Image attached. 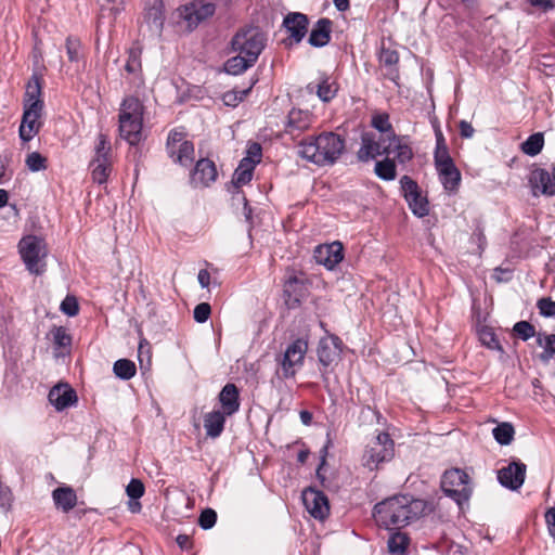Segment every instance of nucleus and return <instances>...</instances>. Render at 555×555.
<instances>
[{
	"instance_id": "5",
	"label": "nucleus",
	"mask_w": 555,
	"mask_h": 555,
	"mask_svg": "<svg viewBox=\"0 0 555 555\" xmlns=\"http://www.w3.org/2000/svg\"><path fill=\"white\" fill-rule=\"evenodd\" d=\"M266 34L256 26L241 28L232 38V50L256 62L266 47Z\"/></svg>"
},
{
	"instance_id": "19",
	"label": "nucleus",
	"mask_w": 555,
	"mask_h": 555,
	"mask_svg": "<svg viewBox=\"0 0 555 555\" xmlns=\"http://www.w3.org/2000/svg\"><path fill=\"white\" fill-rule=\"evenodd\" d=\"M41 113L42 109L24 107L22 122L20 126V138L23 141L28 142L38 133L40 128L38 119L41 116Z\"/></svg>"
},
{
	"instance_id": "18",
	"label": "nucleus",
	"mask_w": 555,
	"mask_h": 555,
	"mask_svg": "<svg viewBox=\"0 0 555 555\" xmlns=\"http://www.w3.org/2000/svg\"><path fill=\"white\" fill-rule=\"evenodd\" d=\"M218 176L216 165L209 158H201L196 162L191 175V180L195 184L209 186L216 181Z\"/></svg>"
},
{
	"instance_id": "38",
	"label": "nucleus",
	"mask_w": 555,
	"mask_h": 555,
	"mask_svg": "<svg viewBox=\"0 0 555 555\" xmlns=\"http://www.w3.org/2000/svg\"><path fill=\"white\" fill-rule=\"evenodd\" d=\"M492 434L498 443L508 446L514 439L515 429L511 423L504 422L494 427Z\"/></svg>"
},
{
	"instance_id": "53",
	"label": "nucleus",
	"mask_w": 555,
	"mask_h": 555,
	"mask_svg": "<svg viewBox=\"0 0 555 555\" xmlns=\"http://www.w3.org/2000/svg\"><path fill=\"white\" fill-rule=\"evenodd\" d=\"M145 491L144 485L140 479H131L126 488V493L130 500H139Z\"/></svg>"
},
{
	"instance_id": "59",
	"label": "nucleus",
	"mask_w": 555,
	"mask_h": 555,
	"mask_svg": "<svg viewBox=\"0 0 555 555\" xmlns=\"http://www.w3.org/2000/svg\"><path fill=\"white\" fill-rule=\"evenodd\" d=\"M261 156H262L261 145L259 143L254 142V143L249 144L248 150H247V156L244 157L243 159H248V160L253 162V167H255L258 163H260Z\"/></svg>"
},
{
	"instance_id": "44",
	"label": "nucleus",
	"mask_w": 555,
	"mask_h": 555,
	"mask_svg": "<svg viewBox=\"0 0 555 555\" xmlns=\"http://www.w3.org/2000/svg\"><path fill=\"white\" fill-rule=\"evenodd\" d=\"M405 199L414 215L418 217L428 215V202L421 195V193H416Z\"/></svg>"
},
{
	"instance_id": "29",
	"label": "nucleus",
	"mask_w": 555,
	"mask_h": 555,
	"mask_svg": "<svg viewBox=\"0 0 555 555\" xmlns=\"http://www.w3.org/2000/svg\"><path fill=\"white\" fill-rule=\"evenodd\" d=\"M225 417L224 413L220 411H212L205 415L204 427L207 436L217 438L221 435L224 428Z\"/></svg>"
},
{
	"instance_id": "45",
	"label": "nucleus",
	"mask_w": 555,
	"mask_h": 555,
	"mask_svg": "<svg viewBox=\"0 0 555 555\" xmlns=\"http://www.w3.org/2000/svg\"><path fill=\"white\" fill-rule=\"evenodd\" d=\"M434 160L437 171L454 165L452 157L450 156L448 146H436L434 152Z\"/></svg>"
},
{
	"instance_id": "11",
	"label": "nucleus",
	"mask_w": 555,
	"mask_h": 555,
	"mask_svg": "<svg viewBox=\"0 0 555 555\" xmlns=\"http://www.w3.org/2000/svg\"><path fill=\"white\" fill-rule=\"evenodd\" d=\"M526 473V464L519 460H514L507 466L498 470V481L502 487L516 491L524 485Z\"/></svg>"
},
{
	"instance_id": "63",
	"label": "nucleus",
	"mask_w": 555,
	"mask_h": 555,
	"mask_svg": "<svg viewBox=\"0 0 555 555\" xmlns=\"http://www.w3.org/2000/svg\"><path fill=\"white\" fill-rule=\"evenodd\" d=\"M528 2L534 8L542 9L544 12L555 8V2L553 0H528Z\"/></svg>"
},
{
	"instance_id": "55",
	"label": "nucleus",
	"mask_w": 555,
	"mask_h": 555,
	"mask_svg": "<svg viewBox=\"0 0 555 555\" xmlns=\"http://www.w3.org/2000/svg\"><path fill=\"white\" fill-rule=\"evenodd\" d=\"M217 521V513L211 508L204 509L198 518L201 528L208 530L211 529Z\"/></svg>"
},
{
	"instance_id": "57",
	"label": "nucleus",
	"mask_w": 555,
	"mask_h": 555,
	"mask_svg": "<svg viewBox=\"0 0 555 555\" xmlns=\"http://www.w3.org/2000/svg\"><path fill=\"white\" fill-rule=\"evenodd\" d=\"M60 309L68 317L77 315L79 312L77 299L74 296H66V298L62 301Z\"/></svg>"
},
{
	"instance_id": "43",
	"label": "nucleus",
	"mask_w": 555,
	"mask_h": 555,
	"mask_svg": "<svg viewBox=\"0 0 555 555\" xmlns=\"http://www.w3.org/2000/svg\"><path fill=\"white\" fill-rule=\"evenodd\" d=\"M410 539L403 532H395L389 537L388 550L392 554H402L409 545Z\"/></svg>"
},
{
	"instance_id": "9",
	"label": "nucleus",
	"mask_w": 555,
	"mask_h": 555,
	"mask_svg": "<svg viewBox=\"0 0 555 555\" xmlns=\"http://www.w3.org/2000/svg\"><path fill=\"white\" fill-rule=\"evenodd\" d=\"M441 489L446 495L459 504L468 501L470 496L468 475L460 468L446 470L441 478Z\"/></svg>"
},
{
	"instance_id": "14",
	"label": "nucleus",
	"mask_w": 555,
	"mask_h": 555,
	"mask_svg": "<svg viewBox=\"0 0 555 555\" xmlns=\"http://www.w3.org/2000/svg\"><path fill=\"white\" fill-rule=\"evenodd\" d=\"M282 27L288 33L291 43H300L309 29V18L300 12L287 13L282 23Z\"/></svg>"
},
{
	"instance_id": "1",
	"label": "nucleus",
	"mask_w": 555,
	"mask_h": 555,
	"mask_svg": "<svg viewBox=\"0 0 555 555\" xmlns=\"http://www.w3.org/2000/svg\"><path fill=\"white\" fill-rule=\"evenodd\" d=\"M345 139L335 132L324 131L310 135L298 144V155L318 166L334 165L345 152Z\"/></svg>"
},
{
	"instance_id": "25",
	"label": "nucleus",
	"mask_w": 555,
	"mask_h": 555,
	"mask_svg": "<svg viewBox=\"0 0 555 555\" xmlns=\"http://www.w3.org/2000/svg\"><path fill=\"white\" fill-rule=\"evenodd\" d=\"M340 339L333 336L332 340L321 339L318 346V359L323 366L331 365L339 356Z\"/></svg>"
},
{
	"instance_id": "60",
	"label": "nucleus",
	"mask_w": 555,
	"mask_h": 555,
	"mask_svg": "<svg viewBox=\"0 0 555 555\" xmlns=\"http://www.w3.org/2000/svg\"><path fill=\"white\" fill-rule=\"evenodd\" d=\"M229 191L232 192V206L238 208L240 206H246V203L248 202L244 192L237 188V189H229Z\"/></svg>"
},
{
	"instance_id": "46",
	"label": "nucleus",
	"mask_w": 555,
	"mask_h": 555,
	"mask_svg": "<svg viewBox=\"0 0 555 555\" xmlns=\"http://www.w3.org/2000/svg\"><path fill=\"white\" fill-rule=\"evenodd\" d=\"M478 335L481 344L489 349L502 350L499 339L492 328L485 326L479 330Z\"/></svg>"
},
{
	"instance_id": "12",
	"label": "nucleus",
	"mask_w": 555,
	"mask_h": 555,
	"mask_svg": "<svg viewBox=\"0 0 555 555\" xmlns=\"http://www.w3.org/2000/svg\"><path fill=\"white\" fill-rule=\"evenodd\" d=\"M529 184L533 196L555 195V165L552 167L551 172L543 168L533 169L529 177Z\"/></svg>"
},
{
	"instance_id": "21",
	"label": "nucleus",
	"mask_w": 555,
	"mask_h": 555,
	"mask_svg": "<svg viewBox=\"0 0 555 555\" xmlns=\"http://www.w3.org/2000/svg\"><path fill=\"white\" fill-rule=\"evenodd\" d=\"M333 22L327 17H322L313 25L308 42L314 48H322L328 44L332 37Z\"/></svg>"
},
{
	"instance_id": "24",
	"label": "nucleus",
	"mask_w": 555,
	"mask_h": 555,
	"mask_svg": "<svg viewBox=\"0 0 555 555\" xmlns=\"http://www.w3.org/2000/svg\"><path fill=\"white\" fill-rule=\"evenodd\" d=\"M41 78L34 74L26 85L24 95V107L43 109V101L41 100Z\"/></svg>"
},
{
	"instance_id": "6",
	"label": "nucleus",
	"mask_w": 555,
	"mask_h": 555,
	"mask_svg": "<svg viewBox=\"0 0 555 555\" xmlns=\"http://www.w3.org/2000/svg\"><path fill=\"white\" fill-rule=\"evenodd\" d=\"M307 350L308 343L304 338H298L289 344L284 353L276 359V376L280 379H288L295 377L298 370L304 365Z\"/></svg>"
},
{
	"instance_id": "32",
	"label": "nucleus",
	"mask_w": 555,
	"mask_h": 555,
	"mask_svg": "<svg viewBox=\"0 0 555 555\" xmlns=\"http://www.w3.org/2000/svg\"><path fill=\"white\" fill-rule=\"evenodd\" d=\"M314 88L317 89L318 96L323 102H330L332 99L335 98L338 91L336 82L331 81L328 77H323L321 81L315 86H312V83L308 85L309 90L312 91Z\"/></svg>"
},
{
	"instance_id": "10",
	"label": "nucleus",
	"mask_w": 555,
	"mask_h": 555,
	"mask_svg": "<svg viewBox=\"0 0 555 555\" xmlns=\"http://www.w3.org/2000/svg\"><path fill=\"white\" fill-rule=\"evenodd\" d=\"M386 139H375L374 133L364 132L361 135V146L357 152V157L360 162L366 163L380 155L388 156L391 153V143Z\"/></svg>"
},
{
	"instance_id": "49",
	"label": "nucleus",
	"mask_w": 555,
	"mask_h": 555,
	"mask_svg": "<svg viewBox=\"0 0 555 555\" xmlns=\"http://www.w3.org/2000/svg\"><path fill=\"white\" fill-rule=\"evenodd\" d=\"M514 333L522 340H528L535 335L534 326L528 321H519L513 327Z\"/></svg>"
},
{
	"instance_id": "58",
	"label": "nucleus",
	"mask_w": 555,
	"mask_h": 555,
	"mask_svg": "<svg viewBox=\"0 0 555 555\" xmlns=\"http://www.w3.org/2000/svg\"><path fill=\"white\" fill-rule=\"evenodd\" d=\"M400 184L404 198H408L412 195H415L416 193H420L417 183L409 176H403L400 180Z\"/></svg>"
},
{
	"instance_id": "42",
	"label": "nucleus",
	"mask_w": 555,
	"mask_h": 555,
	"mask_svg": "<svg viewBox=\"0 0 555 555\" xmlns=\"http://www.w3.org/2000/svg\"><path fill=\"white\" fill-rule=\"evenodd\" d=\"M65 50L69 62L78 63L82 56V44L79 38L68 36L65 40Z\"/></svg>"
},
{
	"instance_id": "56",
	"label": "nucleus",
	"mask_w": 555,
	"mask_h": 555,
	"mask_svg": "<svg viewBox=\"0 0 555 555\" xmlns=\"http://www.w3.org/2000/svg\"><path fill=\"white\" fill-rule=\"evenodd\" d=\"M211 313V307L208 302L198 304L193 311V318L197 323H205Z\"/></svg>"
},
{
	"instance_id": "61",
	"label": "nucleus",
	"mask_w": 555,
	"mask_h": 555,
	"mask_svg": "<svg viewBox=\"0 0 555 555\" xmlns=\"http://www.w3.org/2000/svg\"><path fill=\"white\" fill-rule=\"evenodd\" d=\"M545 522L547 525V530L550 535L555 540V507H550L545 512Z\"/></svg>"
},
{
	"instance_id": "40",
	"label": "nucleus",
	"mask_w": 555,
	"mask_h": 555,
	"mask_svg": "<svg viewBox=\"0 0 555 555\" xmlns=\"http://www.w3.org/2000/svg\"><path fill=\"white\" fill-rule=\"evenodd\" d=\"M113 372L118 378L128 380L135 375L137 369L131 360L119 359L114 363Z\"/></svg>"
},
{
	"instance_id": "23",
	"label": "nucleus",
	"mask_w": 555,
	"mask_h": 555,
	"mask_svg": "<svg viewBox=\"0 0 555 555\" xmlns=\"http://www.w3.org/2000/svg\"><path fill=\"white\" fill-rule=\"evenodd\" d=\"M219 401L225 415L236 413L240 409L238 388L232 383L225 384L219 393Z\"/></svg>"
},
{
	"instance_id": "52",
	"label": "nucleus",
	"mask_w": 555,
	"mask_h": 555,
	"mask_svg": "<svg viewBox=\"0 0 555 555\" xmlns=\"http://www.w3.org/2000/svg\"><path fill=\"white\" fill-rule=\"evenodd\" d=\"M537 308L544 318H555V301L550 297H542L537 301Z\"/></svg>"
},
{
	"instance_id": "47",
	"label": "nucleus",
	"mask_w": 555,
	"mask_h": 555,
	"mask_svg": "<svg viewBox=\"0 0 555 555\" xmlns=\"http://www.w3.org/2000/svg\"><path fill=\"white\" fill-rule=\"evenodd\" d=\"M379 61L382 64H384L385 66H388L390 67L391 69V74H395L392 75L390 78L392 80H395V78L398 76L397 74V70L393 68V66L398 63L399 61V54L397 51L395 50H391V49H385L383 48L380 50V53H379Z\"/></svg>"
},
{
	"instance_id": "34",
	"label": "nucleus",
	"mask_w": 555,
	"mask_h": 555,
	"mask_svg": "<svg viewBox=\"0 0 555 555\" xmlns=\"http://www.w3.org/2000/svg\"><path fill=\"white\" fill-rule=\"evenodd\" d=\"M539 346L543 347V351L539 354V359L547 364L555 357V334L542 335L537 337Z\"/></svg>"
},
{
	"instance_id": "48",
	"label": "nucleus",
	"mask_w": 555,
	"mask_h": 555,
	"mask_svg": "<svg viewBox=\"0 0 555 555\" xmlns=\"http://www.w3.org/2000/svg\"><path fill=\"white\" fill-rule=\"evenodd\" d=\"M26 166L30 171H40L47 168V158L38 152H33L26 157Z\"/></svg>"
},
{
	"instance_id": "17",
	"label": "nucleus",
	"mask_w": 555,
	"mask_h": 555,
	"mask_svg": "<svg viewBox=\"0 0 555 555\" xmlns=\"http://www.w3.org/2000/svg\"><path fill=\"white\" fill-rule=\"evenodd\" d=\"M343 244L340 242H333L332 244L315 247L314 258L318 263L325 266L327 269H333L343 260Z\"/></svg>"
},
{
	"instance_id": "20",
	"label": "nucleus",
	"mask_w": 555,
	"mask_h": 555,
	"mask_svg": "<svg viewBox=\"0 0 555 555\" xmlns=\"http://www.w3.org/2000/svg\"><path fill=\"white\" fill-rule=\"evenodd\" d=\"M49 400L57 411H62L77 402V395L68 384H59L50 390Z\"/></svg>"
},
{
	"instance_id": "2",
	"label": "nucleus",
	"mask_w": 555,
	"mask_h": 555,
	"mask_svg": "<svg viewBox=\"0 0 555 555\" xmlns=\"http://www.w3.org/2000/svg\"><path fill=\"white\" fill-rule=\"evenodd\" d=\"M424 508L421 500L408 495H396L374 506V518L379 526L386 529L401 528L417 518Z\"/></svg>"
},
{
	"instance_id": "28",
	"label": "nucleus",
	"mask_w": 555,
	"mask_h": 555,
	"mask_svg": "<svg viewBox=\"0 0 555 555\" xmlns=\"http://www.w3.org/2000/svg\"><path fill=\"white\" fill-rule=\"evenodd\" d=\"M143 22L152 34L159 35L164 26V12L160 5H153L145 10Z\"/></svg>"
},
{
	"instance_id": "31",
	"label": "nucleus",
	"mask_w": 555,
	"mask_h": 555,
	"mask_svg": "<svg viewBox=\"0 0 555 555\" xmlns=\"http://www.w3.org/2000/svg\"><path fill=\"white\" fill-rule=\"evenodd\" d=\"M256 62L253 59H248L245 54H238L230 57L224 63V70L230 75H240L246 69L251 67Z\"/></svg>"
},
{
	"instance_id": "3",
	"label": "nucleus",
	"mask_w": 555,
	"mask_h": 555,
	"mask_svg": "<svg viewBox=\"0 0 555 555\" xmlns=\"http://www.w3.org/2000/svg\"><path fill=\"white\" fill-rule=\"evenodd\" d=\"M142 104L139 99L129 96L124 100L119 114V133L131 145L141 140Z\"/></svg>"
},
{
	"instance_id": "36",
	"label": "nucleus",
	"mask_w": 555,
	"mask_h": 555,
	"mask_svg": "<svg viewBox=\"0 0 555 555\" xmlns=\"http://www.w3.org/2000/svg\"><path fill=\"white\" fill-rule=\"evenodd\" d=\"M374 172L382 180H385V181L395 180L397 177L395 160L390 159L387 156L385 159L376 162Z\"/></svg>"
},
{
	"instance_id": "51",
	"label": "nucleus",
	"mask_w": 555,
	"mask_h": 555,
	"mask_svg": "<svg viewBox=\"0 0 555 555\" xmlns=\"http://www.w3.org/2000/svg\"><path fill=\"white\" fill-rule=\"evenodd\" d=\"M111 144L105 134L100 133L95 146V157L93 160L109 159Z\"/></svg>"
},
{
	"instance_id": "7",
	"label": "nucleus",
	"mask_w": 555,
	"mask_h": 555,
	"mask_svg": "<svg viewBox=\"0 0 555 555\" xmlns=\"http://www.w3.org/2000/svg\"><path fill=\"white\" fill-rule=\"evenodd\" d=\"M18 249L27 270L37 275L41 274L46 266L43 259L48 254L44 240L26 235L20 241Z\"/></svg>"
},
{
	"instance_id": "27",
	"label": "nucleus",
	"mask_w": 555,
	"mask_h": 555,
	"mask_svg": "<svg viewBox=\"0 0 555 555\" xmlns=\"http://www.w3.org/2000/svg\"><path fill=\"white\" fill-rule=\"evenodd\" d=\"M440 182L449 193H456L461 183V172L455 165L438 170Z\"/></svg>"
},
{
	"instance_id": "64",
	"label": "nucleus",
	"mask_w": 555,
	"mask_h": 555,
	"mask_svg": "<svg viewBox=\"0 0 555 555\" xmlns=\"http://www.w3.org/2000/svg\"><path fill=\"white\" fill-rule=\"evenodd\" d=\"M176 542L179 545V547L183 551H189L192 547V541L190 535L188 534H179L176 538Z\"/></svg>"
},
{
	"instance_id": "4",
	"label": "nucleus",
	"mask_w": 555,
	"mask_h": 555,
	"mask_svg": "<svg viewBox=\"0 0 555 555\" xmlns=\"http://www.w3.org/2000/svg\"><path fill=\"white\" fill-rule=\"evenodd\" d=\"M395 456V442L388 433H379L365 447L361 462L369 470H378Z\"/></svg>"
},
{
	"instance_id": "8",
	"label": "nucleus",
	"mask_w": 555,
	"mask_h": 555,
	"mask_svg": "<svg viewBox=\"0 0 555 555\" xmlns=\"http://www.w3.org/2000/svg\"><path fill=\"white\" fill-rule=\"evenodd\" d=\"M166 153L175 164L190 167L194 162L195 149L182 129H172L167 137Z\"/></svg>"
},
{
	"instance_id": "41",
	"label": "nucleus",
	"mask_w": 555,
	"mask_h": 555,
	"mask_svg": "<svg viewBox=\"0 0 555 555\" xmlns=\"http://www.w3.org/2000/svg\"><path fill=\"white\" fill-rule=\"evenodd\" d=\"M388 143H391V149L393 147L396 151V159L400 164L410 162L413 158L411 146L404 143L400 137L397 135V140H390Z\"/></svg>"
},
{
	"instance_id": "50",
	"label": "nucleus",
	"mask_w": 555,
	"mask_h": 555,
	"mask_svg": "<svg viewBox=\"0 0 555 555\" xmlns=\"http://www.w3.org/2000/svg\"><path fill=\"white\" fill-rule=\"evenodd\" d=\"M251 86L247 89H244L242 91H228L223 94L222 100L223 103L228 106H236L240 102H242L247 94L250 92Z\"/></svg>"
},
{
	"instance_id": "26",
	"label": "nucleus",
	"mask_w": 555,
	"mask_h": 555,
	"mask_svg": "<svg viewBox=\"0 0 555 555\" xmlns=\"http://www.w3.org/2000/svg\"><path fill=\"white\" fill-rule=\"evenodd\" d=\"M52 499L55 506L64 513L72 511L77 504V494L72 487L64 486L53 490Z\"/></svg>"
},
{
	"instance_id": "22",
	"label": "nucleus",
	"mask_w": 555,
	"mask_h": 555,
	"mask_svg": "<svg viewBox=\"0 0 555 555\" xmlns=\"http://www.w3.org/2000/svg\"><path fill=\"white\" fill-rule=\"evenodd\" d=\"M311 125V115L308 111L293 108L287 115L285 132L294 135L307 130Z\"/></svg>"
},
{
	"instance_id": "15",
	"label": "nucleus",
	"mask_w": 555,
	"mask_h": 555,
	"mask_svg": "<svg viewBox=\"0 0 555 555\" xmlns=\"http://www.w3.org/2000/svg\"><path fill=\"white\" fill-rule=\"evenodd\" d=\"M216 11V5L211 2H192L183 7L181 16L188 23L189 27L194 28L203 21L212 16Z\"/></svg>"
},
{
	"instance_id": "30",
	"label": "nucleus",
	"mask_w": 555,
	"mask_h": 555,
	"mask_svg": "<svg viewBox=\"0 0 555 555\" xmlns=\"http://www.w3.org/2000/svg\"><path fill=\"white\" fill-rule=\"evenodd\" d=\"M255 167H253V162L248 159H242L240 162L238 167L235 169L232 177V189L241 188L244 184L250 182L253 178Z\"/></svg>"
},
{
	"instance_id": "33",
	"label": "nucleus",
	"mask_w": 555,
	"mask_h": 555,
	"mask_svg": "<svg viewBox=\"0 0 555 555\" xmlns=\"http://www.w3.org/2000/svg\"><path fill=\"white\" fill-rule=\"evenodd\" d=\"M125 70L132 75L139 82H143L142 79V65H141V51L137 48H131L128 52V59L125 64Z\"/></svg>"
},
{
	"instance_id": "54",
	"label": "nucleus",
	"mask_w": 555,
	"mask_h": 555,
	"mask_svg": "<svg viewBox=\"0 0 555 555\" xmlns=\"http://www.w3.org/2000/svg\"><path fill=\"white\" fill-rule=\"evenodd\" d=\"M53 343L57 347H67L72 343V337L63 326L54 327L52 331Z\"/></svg>"
},
{
	"instance_id": "13",
	"label": "nucleus",
	"mask_w": 555,
	"mask_h": 555,
	"mask_svg": "<svg viewBox=\"0 0 555 555\" xmlns=\"http://www.w3.org/2000/svg\"><path fill=\"white\" fill-rule=\"evenodd\" d=\"M308 295V286L304 279L291 275L283 285L284 302L288 309L298 308Z\"/></svg>"
},
{
	"instance_id": "16",
	"label": "nucleus",
	"mask_w": 555,
	"mask_h": 555,
	"mask_svg": "<svg viewBox=\"0 0 555 555\" xmlns=\"http://www.w3.org/2000/svg\"><path fill=\"white\" fill-rule=\"evenodd\" d=\"M302 501L308 512L315 519H324L328 515V501L322 491L314 489L306 490L302 493Z\"/></svg>"
},
{
	"instance_id": "62",
	"label": "nucleus",
	"mask_w": 555,
	"mask_h": 555,
	"mask_svg": "<svg viewBox=\"0 0 555 555\" xmlns=\"http://www.w3.org/2000/svg\"><path fill=\"white\" fill-rule=\"evenodd\" d=\"M459 129L461 137L464 139H470L475 133V129L473 128L470 122L466 120H461L459 122Z\"/></svg>"
},
{
	"instance_id": "35",
	"label": "nucleus",
	"mask_w": 555,
	"mask_h": 555,
	"mask_svg": "<svg viewBox=\"0 0 555 555\" xmlns=\"http://www.w3.org/2000/svg\"><path fill=\"white\" fill-rule=\"evenodd\" d=\"M372 126L385 134L384 137H380L382 139H386L388 142L390 140H397V134L395 133V130L389 122V116L387 114H378L373 116Z\"/></svg>"
},
{
	"instance_id": "39",
	"label": "nucleus",
	"mask_w": 555,
	"mask_h": 555,
	"mask_svg": "<svg viewBox=\"0 0 555 555\" xmlns=\"http://www.w3.org/2000/svg\"><path fill=\"white\" fill-rule=\"evenodd\" d=\"M92 179L99 184H103L107 181L111 172L109 159L104 158L102 160H92Z\"/></svg>"
},
{
	"instance_id": "37",
	"label": "nucleus",
	"mask_w": 555,
	"mask_h": 555,
	"mask_svg": "<svg viewBox=\"0 0 555 555\" xmlns=\"http://www.w3.org/2000/svg\"><path fill=\"white\" fill-rule=\"evenodd\" d=\"M544 145V135L542 132H535L527 138L526 141L521 143V151L528 156L538 155Z\"/></svg>"
}]
</instances>
